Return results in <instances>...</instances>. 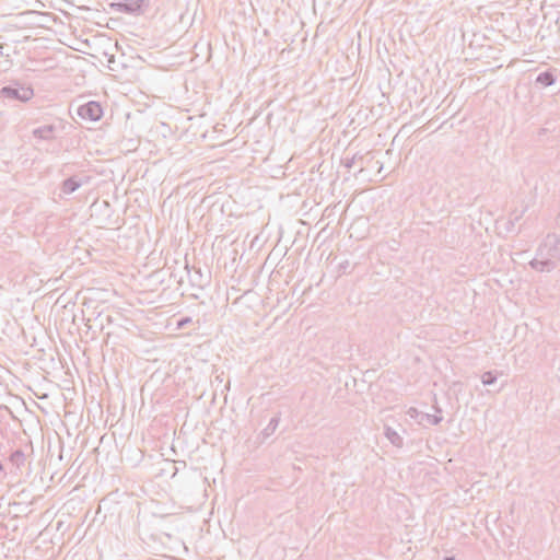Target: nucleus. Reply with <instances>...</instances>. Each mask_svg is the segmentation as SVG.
<instances>
[{"label": "nucleus", "mask_w": 560, "mask_h": 560, "mask_svg": "<svg viewBox=\"0 0 560 560\" xmlns=\"http://www.w3.org/2000/svg\"><path fill=\"white\" fill-rule=\"evenodd\" d=\"M560 262V236L548 234L536 250V257L530 260V267L539 272H550Z\"/></svg>", "instance_id": "nucleus-1"}, {"label": "nucleus", "mask_w": 560, "mask_h": 560, "mask_svg": "<svg viewBox=\"0 0 560 560\" xmlns=\"http://www.w3.org/2000/svg\"><path fill=\"white\" fill-rule=\"evenodd\" d=\"M0 95L3 98H8V100L27 102L33 97L34 91L30 85L13 83V84L3 86L0 90Z\"/></svg>", "instance_id": "nucleus-2"}, {"label": "nucleus", "mask_w": 560, "mask_h": 560, "mask_svg": "<svg viewBox=\"0 0 560 560\" xmlns=\"http://www.w3.org/2000/svg\"><path fill=\"white\" fill-rule=\"evenodd\" d=\"M110 7L119 13L143 14L150 7V0H117Z\"/></svg>", "instance_id": "nucleus-3"}, {"label": "nucleus", "mask_w": 560, "mask_h": 560, "mask_svg": "<svg viewBox=\"0 0 560 560\" xmlns=\"http://www.w3.org/2000/svg\"><path fill=\"white\" fill-rule=\"evenodd\" d=\"M77 113L84 120L97 121L103 116V108L100 103L91 101L79 106Z\"/></svg>", "instance_id": "nucleus-4"}, {"label": "nucleus", "mask_w": 560, "mask_h": 560, "mask_svg": "<svg viewBox=\"0 0 560 560\" xmlns=\"http://www.w3.org/2000/svg\"><path fill=\"white\" fill-rule=\"evenodd\" d=\"M556 79H557V77H556L555 72L551 70H547V71L540 72L536 77L535 82L537 84H539L541 88H547V86L555 84Z\"/></svg>", "instance_id": "nucleus-5"}, {"label": "nucleus", "mask_w": 560, "mask_h": 560, "mask_svg": "<svg viewBox=\"0 0 560 560\" xmlns=\"http://www.w3.org/2000/svg\"><path fill=\"white\" fill-rule=\"evenodd\" d=\"M55 127L45 125L33 130V136L42 140H51L54 138Z\"/></svg>", "instance_id": "nucleus-6"}, {"label": "nucleus", "mask_w": 560, "mask_h": 560, "mask_svg": "<svg viewBox=\"0 0 560 560\" xmlns=\"http://www.w3.org/2000/svg\"><path fill=\"white\" fill-rule=\"evenodd\" d=\"M9 462L16 470H21L25 465L26 456L22 450H15L11 453Z\"/></svg>", "instance_id": "nucleus-7"}, {"label": "nucleus", "mask_w": 560, "mask_h": 560, "mask_svg": "<svg viewBox=\"0 0 560 560\" xmlns=\"http://www.w3.org/2000/svg\"><path fill=\"white\" fill-rule=\"evenodd\" d=\"M82 183L78 180L75 177L67 178L61 184V191L66 195L74 192L78 188H80Z\"/></svg>", "instance_id": "nucleus-8"}, {"label": "nucleus", "mask_w": 560, "mask_h": 560, "mask_svg": "<svg viewBox=\"0 0 560 560\" xmlns=\"http://www.w3.org/2000/svg\"><path fill=\"white\" fill-rule=\"evenodd\" d=\"M384 434L393 445H395L397 447L402 446V438L393 428L385 425Z\"/></svg>", "instance_id": "nucleus-9"}, {"label": "nucleus", "mask_w": 560, "mask_h": 560, "mask_svg": "<svg viewBox=\"0 0 560 560\" xmlns=\"http://www.w3.org/2000/svg\"><path fill=\"white\" fill-rule=\"evenodd\" d=\"M279 422H280V417L279 416L272 417L270 419L269 423L267 424V427L261 432L264 438H268L271 434H273V432L276 431V429L279 425Z\"/></svg>", "instance_id": "nucleus-10"}, {"label": "nucleus", "mask_w": 560, "mask_h": 560, "mask_svg": "<svg viewBox=\"0 0 560 560\" xmlns=\"http://www.w3.org/2000/svg\"><path fill=\"white\" fill-rule=\"evenodd\" d=\"M363 160H364V156H363V155H360V156L354 155V156H352L351 159H349V160H347V161H346L345 166H346L347 168H351V167H353L355 164H358V163H359V165H360V170H359V172H362V171L364 170V163H363Z\"/></svg>", "instance_id": "nucleus-11"}, {"label": "nucleus", "mask_w": 560, "mask_h": 560, "mask_svg": "<svg viewBox=\"0 0 560 560\" xmlns=\"http://www.w3.org/2000/svg\"><path fill=\"white\" fill-rule=\"evenodd\" d=\"M498 374L497 372L487 371L481 375V382L485 386L492 385L497 382Z\"/></svg>", "instance_id": "nucleus-12"}, {"label": "nucleus", "mask_w": 560, "mask_h": 560, "mask_svg": "<svg viewBox=\"0 0 560 560\" xmlns=\"http://www.w3.org/2000/svg\"><path fill=\"white\" fill-rule=\"evenodd\" d=\"M442 417L438 415H430V413H421V419H419V423H423L424 420H427L430 424L436 425L442 421Z\"/></svg>", "instance_id": "nucleus-13"}, {"label": "nucleus", "mask_w": 560, "mask_h": 560, "mask_svg": "<svg viewBox=\"0 0 560 560\" xmlns=\"http://www.w3.org/2000/svg\"><path fill=\"white\" fill-rule=\"evenodd\" d=\"M421 411H419L417 408L415 407H410L408 410H407V415L411 418V419H416L418 422H419V419H421Z\"/></svg>", "instance_id": "nucleus-14"}, {"label": "nucleus", "mask_w": 560, "mask_h": 560, "mask_svg": "<svg viewBox=\"0 0 560 560\" xmlns=\"http://www.w3.org/2000/svg\"><path fill=\"white\" fill-rule=\"evenodd\" d=\"M190 323H191V318L190 317H183V318L177 320L176 328L177 329H183L184 327H186Z\"/></svg>", "instance_id": "nucleus-15"}, {"label": "nucleus", "mask_w": 560, "mask_h": 560, "mask_svg": "<svg viewBox=\"0 0 560 560\" xmlns=\"http://www.w3.org/2000/svg\"><path fill=\"white\" fill-rule=\"evenodd\" d=\"M171 277L174 278L178 284L183 283V275H178L176 268H174V270L171 271Z\"/></svg>", "instance_id": "nucleus-16"}, {"label": "nucleus", "mask_w": 560, "mask_h": 560, "mask_svg": "<svg viewBox=\"0 0 560 560\" xmlns=\"http://www.w3.org/2000/svg\"><path fill=\"white\" fill-rule=\"evenodd\" d=\"M349 267V261L348 260H345L339 264V270L346 272V270L348 269Z\"/></svg>", "instance_id": "nucleus-17"}, {"label": "nucleus", "mask_w": 560, "mask_h": 560, "mask_svg": "<svg viewBox=\"0 0 560 560\" xmlns=\"http://www.w3.org/2000/svg\"><path fill=\"white\" fill-rule=\"evenodd\" d=\"M180 269H182V272H185L188 277H190V269H189L187 261H185L184 266H182Z\"/></svg>", "instance_id": "nucleus-18"}, {"label": "nucleus", "mask_w": 560, "mask_h": 560, "mask_svg": "<svg viewBox=\"0 0 560 560\" xmlns=\"http://www.w3.org/2000/svg\"><path fill=\"white\" fill-rule=\"evenodd\" d=\"M522 214H523V212H521V213H515L514 219H510L509 223H510L511 225H513V224H514V221H518V220L522 218Z\"/></svg>", "instance_id": "nucleus-19"}, {"label": "nucleus", "mask_w": 560, "mask_h": 560, "mask_svg": "<svg viewBox=\"0 0 560 560\" xmlns=\"http://www.w3.org/2000/svg\"><path fill=\"white\" fill-rule=\"evenodd\" d=\"M444 560H455L454 557H446Z\"/></svg>", "instance_id": "nucleus-20"}, {"label": "nucleus", "mask_w": 560, "mask_h": 560, "mask_svg": "<svg viewBox=\"0 0 560 560\" xmlns=\"http://www.w3.org/2000/svg\"><path fill=\"white\" fill-rule=\"evenodd\" d=\"M195 272H196V275L201 277L200 270H196Z\"/></svg>", "instance_id": "nucleus-21"}, {"label": "nucleus", "mask_w": 560, "mask_h": 560, "mask_svg": "<svg viewBox=\"0 0 560 560\" xmlns=\"http://www.w3.org/2000/svg\"><path fill=\"white\" fill-rule=\"evenodd\" d=\"M0 470H2V465L0 464Z\"/></svg>", "instance_id": "nucleus-22"}]
</instances>
